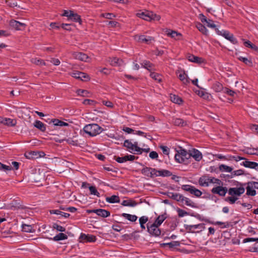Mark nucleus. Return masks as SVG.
<instances>
[{"label":"nucleus","mask_w":258,"mask_h":258,"mask_svg":"<svg viewBox=\"0 0 258 258\" xmlns=\"http://www.w3.org/2000/svg\"><path fill=\"white\" fill-rule=\"evenodd\" d=\"M245 191V188L240 186L239 187H231L228 189V194L230 197L225 198V201L230 204H233L238 200V197H240Z\"/></svg>","instance_id":"f257e3e1"},{"label":"nucleus","mask_w":258,"mask_h":258,"mask_svg":"<svg viewBox=\"0 0 258 258\" xmlns=\"http://www.w3.org/2000/svg\"><path fill=\"white\" fill-rule=\"evenodd\" d=\"M84 131L89 136L93 137L100 134L103 131V128L96 123L89 124L86 125Z\"/></svg>","instance_id":"f03ea898"},{"label":"nucleus","mask_w":258,"mask_h":258,"mask_svg":"<svg viewBox=\"0 0 258 258\" xmlns=\"http://www.w3.org/2000/svg\"><path fill=\"white\" fill-rule=\"evenodd\" d=\"M199 182L200 185L202 186H208L209 183H216L220 185L222 183L221 181L217 178L213 177H209L207 175H204L199 178Z\"/></svg>","instance_id":"7ed1b4c3"},{"label":"nucleus","mask_w":258,"mask_h":258,"mask_svg":"<svg viewBox=\"0 0 258 258\" xmlns=\"http://www.w3.org/2000/svg\"><path fill=\"white\" fill-rule=\"evenodd\" d=\"M181 189L184 191L189 192L190 194L194 195L198 198L200 197L202 195V192L201 190L190 185H182L181 186Z\"/></svg>","instance_id":"20e7f679"},{"label":"nucleus","mask_w":258,"mask_h":258,"mask_svg":"<svg viewBox=\"0 0 258 258\" xmlns=\"http://www.w3.org/2000/svg\"><path fill=\"white\" fill-rule=\"evenodd\" d=\"M216 32L218 35L223 36L225 38L230 41L233 44H235L237 43L236 39L234 37V35L229 31L224 30L221 31L218 28H216Z\"/></svg>","instance_id":"39448f33"},{"label":"nucleus","mask_w":258,"mask_h":258,"mask_svg":"<svg viewBox=\"0 0 258 258\" xmlns=\"http://www.w3.org/2000/svg\"><path fill=\"white\" fill-rule=\"evenodd\" d=\"M147 231L152 236L157 237L161 234V230L159 227L150 222L147 224Z\"/></svg>","instance_id":"423d86ee"},{"label":"nucleus","mask_w":258,"mask_h":258,"mask_svg":"<svg viewBox=\"0 0 258 258\" xmlns=\"http://www.w3.org/2000/svg\"><path fill=\"white\" fill-rule=\"evenodd\" d=\"M88 213H96L98 216L106 218L110 216V213L109 211L105 209H93V210H88L87 211Z\"/></svg>","instance_id":"0eeeda50"},{"label":"nucleus","mask_w":258,"mask_h":258,"mask_svg":"<svg viewBox=\"0 0 258 258\" xmlns=\"http://www.w3.org/2000/svg\"><path fill=\"white\" fill-rule=\"evenodd\" d=\"M79 239L80 241L85 242H93L96 241L97 239L96 237L93 235L85 234L84 233L81 234Z\"/></svg>","instance_id":"6e6552de"},{"label":"nucleus","mask_w":258,"mask_h":258,"mask_svg":"<svg viewBox=\"0 0 258 258\" xmlns=\"http://www.w3.org/2000/svg\"><path fill=\"white\" fill-rule=\"evenodd\" d=\"M211 191L213 194H218L220 196H224L228 192V190L226 187H223L221 186H218L217 187H214L211 190Z\"/></svg>","instance_id":"1a4fd4ad"},{"label":"nucleus","mask_w":258,"mask_h":258,"mask_svg":"<svg viewBox=\"0 0 258 258\" xmlns=\"http://www.w3.org/2000/svg\"><path fill=\"white\" fill-rule=\"evenodd\" d=\"M72 76L78 79H80L82 81H87L90 79L89 75L83 72L76 71L73 73Z\"/></svg>","instance_id":"9d476101"},{"label":"nucleus","mask_w":258,"mask_h":258,"mask_svg":"<svg viewBox=\"0 0 258 258\" xmlns=\"http://www.w3.org/2000/svg\"><path fill=\"white\" fill-rule=\"evenodd\" d=\"M10 26L17 30H21L26 27V24L19 21L12 20L10 22Z\"/></svg>","instance_id":"9b49d317"},{"label":"nucleus","mask_w":258,"mask_h":258,"mask_svg":"<svg viewBox=\"0 0 258 258\" xmlns=\"http://www.w3.org/2000/svg\"><path fill=\"white\" fill-rule=\"evenodd\" d=\"M180 154L182 156V159L183 160V164H187L189 163V159L191 157V154L188 153L185 149H180Z\"/></svg>","instance_id":"f8f14e48"},{"label":"nucleus","mask_w":258,"mask_h":258,"mask_svg":"<svg viewBox=\"0 0 258 258\" xmlns=\"http://www.w3.org/2000/svg\"><path fill=\"white\" fill-rule=\"evenodd\" d=\"M73 55L75 58L81 61H87V59L89 58L87 54L81 52H75Z\"/></svg>","instance_id":"ddd939ff"},{"label":"nucleus","mask_w":258,"mask_h":258,"mask_svg":"<svg viewBox=\"0 0 258 258\" xmlns=\"http://www.w3.org/2000/svg\"><path fill=\"white\" fill-rule=\"evenodd\" d=\"M167 195L169 198H171L178 202H181L182 200L183 199V196L178 193L169 192L167 193Z\"/></svg>","instance_id":"4468645a"},{"label":"nucleus","mask_w":258,"mask_h":258,"mask_svg":"<svg viewBox=\"0 0 258 258\" xmlns=\"http://www.w3.org/2000/svg\"><path fill=\"white\" fill-rule=\"evenodd\" d=\"M166 218L167 216L166 213L160 215L156 219L154 222L152 224L159 227V226L161 225V224Z\"/></svg>","instance_id":"2eb2a0df"},{"label":"nucleus","mask_w":258,"mask_h":258,"mask_svg":"<svg viewBox=\"0 0 258 258\" xmlns=\"http://www.w3.org/2000/svg\"><path fill=\"white\" fill-rule=\"evenodd\" d=\"M172 122L176 126L183 127L187 125L186 121H184L181 118H174L172 119Z\"/></svg>","instance_id":"dca6fc26"},{"label":"nucleus","mask_w":258,"mask_h":258,"mask_svg":"<svg viewBox=\"0 0 258 258\" xmlns=\"http://www.w3.org/2000/svg\"><path fill=\"white\" fill-rule=\"evenodd\" d=\"M151 12H139L137 14V16L146 21H150Z\"/></svg>","instance_id":"f3484780"},{"label":"nucleus","mask_w":258,"mask_h":258,"mask_svg":"<svg viewBox=\"0 0 258 258\" xmlns=\"http://www.w3.org/2000/svg\"><path fill=\"white\" fill-rule=\"evenodd\" d=\"M187 58L189 61L199 64H201L203 62V59L202 58L195 56L192 54H189Z\"/></svg>","instance_id":"a211bd4d"},{"label":"nucleus","mask_w":258,"mask_h":258,"mask_svg":"<svg viewBox=\"0 0 258 258\" xmlns=\"http://www.w3.org/2000/svg\"><path fill=\"white\" fill-rule=\"evenodd\" d=\"M190 154H191V157L197 161H200L202 158V153L196 149H194L192 153H190Z\"/></svg>","instance_id":"6ab92c4d"},{"label":"nucleus","mask_w":258,"mask_h":258,"mask_svg":"<svg viewBox=\"0 0 258 258\" xmlns=\"http://www.w3.org/2000/svg\"><path fill=\"white\" fill-rule=\"evenodd\" d=\"M153 38L151 36H146L145 35H140L138 36V41L141 42H144L146 44L151 43Z\"/></svg>","instance_id":"aec40b11"},{"label":"nucleus","mask_w":258,"mask_h":258,"mask_svg":"<svg viewBox=\"0 0 258 258\" xmlns=\"http://www.w3.org/2000/svg\"><path fill=\"white\" fill-rule=\"evenodd\" d=\"M241 164L242 165H243L245 167H248L252 169L256 168V167L258 166L257 163L249 161H245L244 162H243Z\"/></svg>","instance_id":"412c9836"},{"label":"nucleus","mask_w":258,"mask_h":258,"mask_svg":"<svg viewBox=\"0 0 258 258\" xmlns=\"http://www.w3.org/2000/svg\"><path fill=\"white\" fill-rule=\"evenodd\" d=\"M50 123H53L54 126H68L69 124L57 119H52L50 120Z\"/></svg>","instance_id":"4be33fe9"},{"label":"nucleus","mask_w":258,"mask_h":258,"mask_svg":"<svg viewBox=\"0 0 258 258\" xmlns=\"http://www.w3.org/2000/svg\"><path fill=\"white\" fill-rule=\"evenodd\" d=\"M34 126L41 132H45L46 130L45 125L39 120H36L34 123Z\"/></svg>","instance_id":"5701e85b"},{"label":"nucleus","mask_w":258,"mask_h":258,"mask_svg":"<svg viewBox=\"0 0 258 258\" xmlns=\"http://www.w3.org/2000/svg\"><path fill=\"white\" fill-rule=\"evenodd\" d=\"M253 185H251L248 182L246 189V195L247 196H254L256 195V191L253 189Z\"/></svg>","instance_id":"b1692460"},{"label":"nucleus","mask_w":258,"mask_h":258,"mask_svg":"<svg viewBox=\"0 0 258 258\" xmlns=\"http://www.w3.org/2000/svg\"><path fill=\"white\" fill-rule=\"evenodd\" d=\"M110 64L112 66H121L123 62L122 59H120L117 57H113L110 58Z\"/></svg>","instance_id":"393cba45"},{"label":"nucleus","mask_w":258,"mask_h":258,"mask_svg":"<svg viewBox=\"0 0 258 258\" xmlns=\"http://www.w3.org/2000/svg\"><path fill=\"white\" fill-rule=\"evenodd\" d=\"M141 65L145 69L148 70L150 72L153 70V64L148 60H144L141 63Z\"/></svg>","instance_id":"a878e982"},{"label":"nucleus","mask_w":258,"mask_h":258,"mask_svg":"<svg viewBox=\"0 0 258 258\" xmlns=\"http://www.w3.org/2000/svg\"><path fill=\"white\" fill-rule=\"evenodd\" d=\"M123 146L127 148V150L130 152H131L132 153H134L133 152V150L135 151V149L133 147V144L128 140H126L124 141V143H123Z\"/></svg>","instance_id":"bb28decb"},{"label":"nucleus","mask_w":258,"mask_h":258,"mask_svg":"<svg viewBox=\"0 0 258 258\" xmlns=\"http://www.w3.org/2000/svg\"><path fill=\"white\" fill-rule=\"evenodd\" d=\"M121 216L126 218L131 222H135L138 219V217L135 215H131L126 213H122Z\"/></svg>","instance_id":"cd10ccee"},{"label":"nucleus","mask_w":258,"mask_h":258,"mask_svg":"<svg viewBox=\"0 0 258 258\" xmlns=\"http://www.w3.org/2000/svg\"><path fill=\"white\" fill-rule=\"evenodd\" d=\"M183 198V199L182 200L181 203H183V202H185V204L188 206L191 207L192 208L197 207L196 204L189 198L184 197V196Z\"/></svg>","instance_id":"c85d7f7f"},{"label":"nucleus","mask_w":258,"mask_h":258,"mask_svg":"<svg viewBox=\"0 0 258 258\" xmlns=\"http://www.w3.org/2000/svg\"><path fill=\"white\" fill-rule=\"evenodd\" d=\"M177 212L178 213V215L179 217H182L186 215H190L191 216H195L198 217V216L195 215V214L194 213L190 214L189 213H188L185 211L179 208L177 209Z\"/></svg>","instance_id":"c756f323"},{"label":"nucleus","mask_w":258,"mask_h":258,"mask_svg":"<svg viewBox=\"0 0 258 258\" xmlns=\"http://www.w3.org/2000/svg\"><path fill=\"white\" fill-rule=\"evenodd\" d=\"M67 238L68 236L66 234L63 233H59V234H57L55 236H54L53 238L50 239H52L54 241H57L59 240L67 239Z\"/></svg>","instance_id":"7c9ffc66"},{"label":"nucleus","mask_w":258,"mask_h":258,"mask_svg":"<svg viewBox=\"0 0 258 258\" xmlns=\"http://www.w3.org/2000/svg\"><path fill=\"white\" fill-rule=\"evenodd\" d=\"M172 174L171 172L165 169L158 170V176L169 177L171 176Z\"/></svg>","instance_id":"2f4dec72"},{"label":"nucleus","mask_w":258,"mask_h":258,"mask_svg":"<svg viewBox=\"0 0 258 258\" xmlns=\"http://www.w3.org/2000/svg\"><path fill=\"white\" fill-rule=\"evenodd\" d=\"M137 203L136 201L132 200H124L122 201L121 205L123 206L135 207Z\"/></svg>","instance_id":"473e14b6"},{"label":"nucleus","mask_w":258,"mask_h":258,"mask_svg":"<svg viewBox=\"0 0 258 258\" xmlns=\"http://www.w3.org/2000/svg\"><path fill=\"white\" fill-rule=\"evenodd\" d=\"M170 100L173 103L180 104L182 102V99L175 94L170 95Z\"/></svg>","instance_id":"72a5a7b5"},{"label":"nucleus","mask_w":258,"mask_h":258,"mask_svg":"<svg viewBox=\"0 0 258 258\" xmlns=\"http://www.w3.org/2000/svg\"><path fill=\"white\" fill-rule=\"evenodd\" d=\"M106 200L109 203H115L119 202V198L118 196L113 195L110 197H107Z\"/></svg>","instance_id":"f704fd0d"},{"label":"nucleus","mask_w":258,"mask_h":258,"mask_svg":"<svg viewBox=\"0 0 258 258\" xmlns=\"http://www.w3.org/2000/svg\"><path fill=\"white\" fill-rule=\"evenodd\" d=\"M167 35L171 38H176L177 36H181V34L173 30H168L166 31Z\"/></svg>","instance_id":"c9c22d12"},{"label":"nucleus","mask_w":258,"mask_h":258,"mask_svg":"<svg viewBox=\"0 0 258 258\" xmlns=\"http://www.w3.org/2000/svg\"><path fill=\"white\" fill-rule=\"evenodd\" d=\"M196 27L203 34H204L205 35H207L208 30L205 27V26H204L202 24H201L200 23H198L196 24Z\"/></svg>","instance_id":"e433bc0d"},{"label":"nucleus","mask_w":258,"mask_h":258,"mask_svg":"<svg viewBox=\"0 0 258 258\" xmlns=\"http://www.w3.org/2000/svg\"><path fill=\"white\" fill-rule=\"evenodd\" d=\"M244 45L245 47L250 48L256 51H258V47L249 40L245 41L244 42Z\"/></svg>","instance_id":"4c0bfd02"},{"label":"nucleus","mask_w":258,"mask_h":258,"mask_svg":"<svg viewBox=\"0 0 258 258\" xmlns=\"http://www.w3.org/2000/svg\"><path fill=\"white\" fill-rule=\"evenodd\" d=\"M70 20L75 22H79L80 24H81L82 22L80 16L77 13H74V12L71 15Z\"/></svg>","instance_id":"58836bf2"},{"label":"nucleus","mask_w":258,"mask_h":258,"mask_svg":"<svg viewBox=\"0 0 258 258\" xmlns=\"http://www.w3.org/2000/svg\"><path fill=\"white\" fill-rule=\"evenodd\" d=\"M148 221V218L146 216H142L139 219V222L142 230L146 229L145 224Z\"/></svg>","instance_id":"ea45409f"},{"label":"nucleus","mask_w":258,"mask_h":258,"mask_svg":"<svg viewBox=\"0 0 258 258\" xmlns=\"http://www.w3.org/2000/svg\"><path fill=\"white\" fill-rule=\"evenodd\" d=\"M3 122L5 124H6L8 126H14L16 124L17 121L15 119H12L11 118H6L4 120Z\"/></svg>","instance_id":"a19ab883"},{"label":"nucleus","mask_w":258,"mask_h":258,"mask_svg":"<svg viewBox=\"0 0 258 258\" xmlns=\"http://www.w3.org/2000/svg\"><path fill=\"white\" fill-rule=\"evenodd\" d=\"M213 88L216 92H220L224 89L222 84L219 82L215 83L213 86Z\"/></svg>","instance_id":"79ce46f5"},{"label":"nucleus","mask_w":258,"mask_h":258,"mask_svg":"<svg viewBox=\"0 0 258 258\" xmlns=\"http://www.w3.org/2000/svg\"><path fill=\"white\" fill-rule=\"evenodd\" d=\"M219 170L221 171H226L228 172H232L233 168L230 166L224 164H221L219 166Z\"/></svg>","instance_id":"37998d69"},{"label":"nucleus","mask_w":258,"mask_h":258,"mask_svg":"<svg viewBox=\"0 0 258 258\" xmlns=\"http://www.w3.org/2000/svg\"><path fill=\"white\" fill-rule=\"evenodd\" d=\"M90 191L91 195H95L98 197H100V193L97 191L96 188L94 186H90L88 187Z\"/></svg>","instance_id":"c03bdc74"},{"label":"nucleus","mask_w":258,"mask_h":258,"mask_svg":"<svg viewBox=\"0 0 258 258\" xmlns=\"http://www.w3.org/2000/svg\"><path fill=\"white\" fill-rule=\"evenodd\" d=\"M238 59L248 66H252V61L250 59H248V58H247L246 57L239 56L238 57Z\"/></svg>","instance_id":"a18cd8bd"},{"label":"nucleus","mask_w":258,"mask_h":258,"mask_svg":"<svg viewBox=\"0 0 258 258\" xmlns=\"http://www.w3.org/2000/svg\"><path fill=\"white\" fill-rule=\"evenodd\" d=\"M150 77L159 82L162 80L161 76L154 72H151Z\"/></svg>","instance_id":"49530a36"},{"label":"nucleus","mask_w":258,"mask_h":258,"mask_svg":"<svg viewBox=\"0 0 258 258\" xmlns=\"http://www.w3.org/2000/svg\"><path fill=\"white\" fill-rule=\"evenodd\" d=\"M22 231L26 232H32L33 228L31 225L27 224H22Z\"/></svg>","instance_id":"de8ad7c7"},{"label":"nucleus","mask_w":258,"mask_h":258,"mask_svg":"<svg viewBox=\"0 0 258 258\" xmlns=\"http://www.w3.org/2000/svg\"><path fill=\"white\" fill-rule=\"evenodd\" d=\"M151 168L146 167L143 168L142 169L141 172L144 175L150 177V174H151Z\"/></svg>","instance_id":"09e8293b"},{"label":"nucleus","mask_w":258,"mask_h":258,"mask_svg":"<svg viewBox=\"0 0 258 258\" xmlns=\"http://www.w3.org/2000/svg\"><path fill=\"white\" fill-rule=\"evenodd\" d=\"M114 159L116 161H117L118 163H124L127 161V158H126V155H125L123 157H122L114 156Z\"/></svg>","instance_id":"8fccbe9b"},{"label":"nucleus","mask_w":258,"mask_h":258,"mask_svg":"<svg viewBox=\"0 0 258 258\" xmlns=\"http://www.w3.org/2000/svg\"><path fill=\"white\" fill-rule=\"evenodd\" d=\"M163 245H168L170 248H173L179 246L180 243L178 241H174L169 243H164Z\"/></svg>","instance_id":"3c124183"},{"label":"nucleus","mask_w":258,"mask_h":258,"mask_svg":"<svg viewBox=\"0 0 258 258\" xmlns=\"http://www.w3.org/2000/svg\"><path fill=\"white\" fill-rule=\"evenodd\" d=\"M216 224L218 225H222V228H228L229 227L232 226V224H231L230 222H222L220 221H217L216 222Z\"/></svg>","instance_id":"603ef678"},{"label":"nucleus","mask_w":258,"mask_h":258,"mask_svg":"<svg viewBox=\"0 0 258 258\" xmlns=\"http://www.w3.org/2000/svg\"><path fill=\"white\" fill-rule=\"evenodd\" d=\"M175 160L178 163H183V160L182 159V156L180 154V151L177 152L175 155Z\"/></svg>","instance_id":"864d4df0"},{"label":"nucleus","mask_w":258,"mask_h":258,"mask_svg":"<svg viewBox=\"0 0 258 258\" xmlns=\"http://www.w3.org/2000/svg\"><path fill=\"white\" fill-rule=\"evenodd\" d=\"M53 228L57 230L58 231L60 232H64L66 231V228L60 225H59L56 223L53 224Z\"/></svg>","instance_id":"5fc2aeb1"},{"label":"nucleus","mask_w":258,"mask_h":258,"mask_svg":"<svg viewBox=\"0 0 258 258\" xmlns=\"http://www.w3.org/2000/svg\"><path fill=\"white\" fill-rule=\"evenodd\" d=\"M74 12L71 10H64L62 16L68 17V20H70L71 15Z\"/></svg>","instance_id":"6e6d98bb"},{"label":"nucleus","mask_w":258,"mask_h":258,"mask_svg":"<svg viewBox=\"0 0 258 258\" xmlns=\"http://www.w3.org/2000/svg\"><path fill=\"white\" fill-rule=\"evenodd\" d=\"M133 147L135 149V151H136L137 152V154H141V150H143V148H141L139 147H138V143L137 142H134V143H133Z\"/></svg>","instance_id":"4d7b16f0"},{"label":"nucleus","mask_w":258,"mask_h":258,"mask_svg":"<svg viewBox=\"0 0 258 258\" xmlns=\"http://www.w3.org/2000/svg\"><path fill=\"white\" fill-rule=\"evenodd\" d=\"M101 16L108 19H112L115 17V15L113 13H105L101 14Z\"/></svg>","instance_id":"13d9d810"},{"label":"nucleus","mask_w":258,"mask_h":258,"mask_svg":"<svg viewBox=\"0 0 258 258\" xmlns=\"http://www.w3.org/2000/svg\"><path fill=\"white\" fill-rule=\"evenodd\" d=\"M64 140L66 141V142L69 144H71L74 146H78V145L77 141H75L71 138H69L67 139H65Z\"/></svg>","instance_id":"bf43d9fd"},{"label":"nucleus","mask_w":258,"mask_h":258,"mask_svg":"<svg viewBox=\"0 0 258 258\" xmlns=\"http://www.w3.org/2000/svg\"><path fill=\"white\" fill-rule=\"evenodd\" d=\"M0 169L4 171L11 170L12 169L11 166L6 165L0 162Z\"/></svg>","instance_id":"052dcab7"},{"label":"nucleus","mask_w":258,"mask_h":258,"mask_svg":"<svg viewBox=\"0 0 258 258\" xmlns=\"http://www.w3.org/2000/svg\"><path fill=\"white\" fill-rule=\"evenodd\" d=\"M224 93L227 94L228 95H229V96H234V95L236 94L235 91H234L230 89H228V88H225Z\"/></svg>","instance_id":"680f3d73"},{"label":"nucleus","mask_w":258,"mask_h":258,"mask_svg":"<svg viewBox=\"0 0 258 258\" xmlns=\"http://www.w3.org/2000/svg\"><path fill=\"white\" fill-rule=\"evenodd\" d=\"M231 174L232 176L241 175L244 174V171L242 169H238L232 172Z\"/></svg>","instance_id":"e2e57ef3"},{"label":"nucleus","mask_w":258,"mask_h":258,"mask_svg":"<svg viewBox=\"0 0 258 258\" xmlns=\"http://www.w3.org/2000/svg\"><path fill=\"white\" fill-rule=\"evenodd\" d=\"M33 62L37 65L45 66V62L42 59H34Z\"/></svg>","instance_id":"0e129e2a"},{"label":"nucleus","mask_w":258,"mask_h":258,"mask_svg":"<svg viewBox=\"0 0 258 258\" xmlns=\"http://www.w3.org/2000/svg\"><path fill=\"white\" fill-rule=\"evenodd\" d=\"M160 148L162 150L163 153L165 155H168L169 153V149L165 146L161 145Z\"/></svg>","instance_id":"69168bd1"},{"label":"nucleus","mask_w":258,"mask_h":258,"mask_svg":"<svg viewBox=\"0 0 258 258\" xmlns=\"http://www.w3.org/2000/svg\"><path fill=\"white\" fill-rule=\"evenodd\" d=\"M206 25L209 27L214 28L215 30H216V28H217L216 27V25L214 24V22L212 20H210V19H209L208 21H207Z\"/></svg>","instance_id":"338daca9"},{"label":"nucleus","mask_w":258,"mask_h":258,"mask_svg":"<svg viewBox=\"0 0 258 258\" xmlns=\"http://www.w3.org/2000/svg\"><path fill=\"white\" fill-rule=\"evenodd\" d=\"M61 27L64 30L71 31L72 30V25L70 24H61Z\"/></svg>","instance_id":"774afa93"}]
</instances>
